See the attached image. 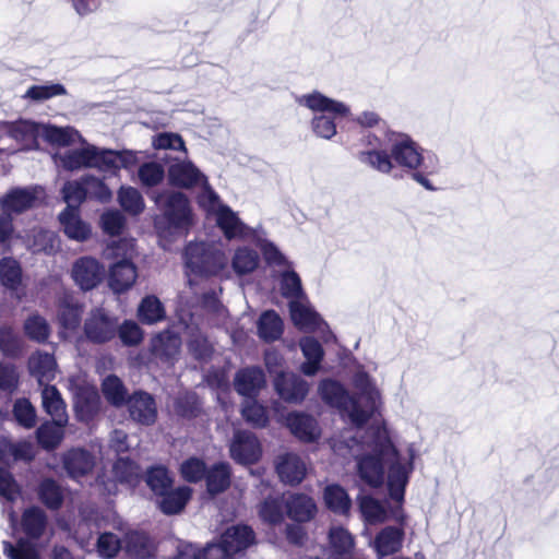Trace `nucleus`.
<instances>
[{"label": "nucleus", "instance_id": "f257e3e1", "mask_svg": "<svg viewBox=\"0 0 559 559\" xmlns=\"http://www.w3.org/2000/svg\"><path fill=\"white\" fill-rule=\"evenodd\" d=\"M333 451L341 456L350 454L357 461L358 474L367 485L378 487L384 479L386 467V487L392 500L402 504L409 476L414 471L416 449L413 444L405 450H397L384 426L368 429L361 441L356 436L350 443L333 441Z\"/></svg>", "mask_w": 559, "mask_h": 559}, {"label": "nucleus", "instance_id": "f03ea898", "mask_svg": "<svg viewBox=\"0 0 559 559\" xmlns=\"http://www.w3.org/2000/svg\"><path fill=\"white\" fill-rule=\"evenodd\" d=\"M384 140L392 152L394 167L413 171L412 178L425 189H436L429 176L438 175L442 167L435 153L424 150L406 133L389 130Z\"/></svg>", "mask_w": 559, "mask_h": 559}, {"label": "nucleus", "instance_id": "7ed1b4c3", "mask_svg": "<svg viewBox=\"0 0 559 559\" xmlns=\"http://www.w3.org/2000/svg\"><path fill=\"white\" fill-rule=\"evenodd\" d=\"M79 143L82 145L80 148L68 150L56 155L60 165L67 170L95 168L102 173L117 175L121 168L131 169L139 162L133 151L100 148L87 143L84 138L83 142Z\"/></svg>", "mask_w": 559, "mask_h": 559}, {"label": "nucleus", "instance_id": "20e7f679", "mask_svg": "<svg viewBox=\"0 0 559 559\" xmlns=\"http://www.w3.org/2000/svg\"><path fill=\"white\" fill-rule=\"evenodd\" d=\"M297 103L314 114L311 120L312 131L317 136L325 140H330L336 134L335 120L350 114L346 104L329 98L319 92L301 95L297 98Z\"/></svg>", "mask_w": 559, "mask_h": 559}, {"label": "nucleus", "instance_id": "39448f33", "mask_svg": "<svg viewBox=\"0 0 559 559\" xmlns=\"http://www.w3.org/2000/svg\"><path fill=\"white\" fill-rule=\"evenodd\" d=\"M188 282L192 286L191 274L202 276H227L228 257L218 243L190 242L185 250Z\"/></svg>", "mask_w": 559, "mask_h": 559}, {"label": "nucleus", "instance_id": "423d86ee", "mask_svg": "<svg viewBox=\"0 0 559 559\" xmlns=\"http://www.w3.org/2000/svg\"><path fill=\"white\" fill-rule=\"evenodd\" d=\"M353 383L357 390V397H354L356 409L352 414V424L356 426L358 435L360 427L374 413L380 402V391L373 379L362 370L355 373Z\"/></svg>", "mask_w": 559, "mask_h": 559}, {"label": "nucleus", "instance_id": "0eeeda50", "mask_svg": "<svg viewBox=\"0 0 559 559\" xmlns=\"http://www.w3.org/2000/svg\"><path fill=\"white\" fill-rule=\"evenodd\" d=\"M155 203L174 229V234L185 235L192 224V212L188 198L181 192H163L155 195Z\"/></svg>", "mask_w": 559, "mask_h": 559}, {"label": "nucleus", "instance_id": "6e6552de", "mask_svg": "<svg viewBox=\"0 0 559 559\" xmlns=\"http://www.w3.org/2000/svg\"><path fill=\"white\" fill-rule=\"evenodd\" d=\"M367 147L357 153V159L366 167L380 174L389 175L393 171L394 160L385 140L381 141L369 133L365 136Z\"/></svg>", "mask_w": 559, "mask_h": 559}, {"label": "nucleus", "instance_id": "1a4fd4ad", "mask_svg": "<svg viewBox=\"0 0 559 559\" xmlns=\"http://www.w3.org/2000/svg\"><path fill=\"white\" fill-rule=\"evenodd\" d=\"M120 247H123V258L109 269L108 283L115 293L128 290L138 277L136 267L130 260L134 249L133 240H123L118 243L116 249H120Z\"/></svg>", "mask_w": 559, "mask_h": 559}, {"label": "nucleus", "instance_id": "9d476101", "mask_svg": "<svg viewBox=\"0 0 559 559\" xmlns=\"http://www.w3.org/2000/svg\"><path fill=\"white\" fill-rule=\"evenodd\" d=\"M179 331L187 336L188 348L197 359H205L212 353V346L203 336L195 317L180 308L177 312Z\"/></svg>", "mask_w": 559, "mask_h": 559}, {"label": "nucleus", "instance_id": "9b49d317", "mask_svg": "<svg viewBox=\"0 0 559 559\" xmlns=\"http://www.w3.org/2000/svg\"><path fill=\"white\" fill-rule=\"evenodd\" d=\"M254 542L253 531L247 525H235L226 530L221 537V546H213L207 554H218L221 559L233 557L247 549Z\"/></svg>", "mask_w": 559, "mask_h": 559}, {"label": "nucleus", "instance_id": "f8f14e48", "mask_svg": "<svg viewBox=\"0 0 559 559\" xmlns=\"http://www.w3.org/2000/svg\"><path fill=\"white\" fill-rule=\"evenodd\" d=\"M44 197L41 187L13 188L0 199V205L9 215L20 214L35 206Z\"/></svg>", "mask_w": 559, "mask_h": 559}, {"label": "nucleus", "instance_id": "ddd939ff", "mask_svg": "<svg viewBox=\"0 0 559 559\" xmlns=\"http://www.w3.org/2000/svg\"><path fill=\"white\" fill-rule=\"evenodd\" d=\"M231 459L242 465L257 463L262 455L261 443L254 433L237 430L229 444Z\"/></svg>", "mask_w": 559, "mask_h": 559}, {"label": "nucleus", "instance_id": "4468645a", "mask_svg": "<svg viewBox=\"0 0 559 559\" xmlns=\"http://www.w3.org/2000/svg\"><path fill=\"white\" fill-rule=\"evenodd\" d=\"M105 276L104 265L93 257L78 259L71 269V277L83 290H91L99 285Z\"/></svg>", "mask_w": 559, "mask_h": 559}, {"label": "nucleus", "instance_id": "2eb2a0df", "mask_svg": "<svg viewBox=\"0 0 559 559\" xmlns=\"http://www.w3.org/2000/svg\"><path fill=\"white\" fill-rule=\"evenodd\" d=\"M44 123L21 119L3 126V132L14 140L22 150H35L41 139Z\"/></svg>", "mask_w": 559, "mask_h": 559}, {"label": "nucleus", "instance_id": "dca6fc26", "mask_svg": "<svg viewBox=\"0 0 559 559\" xmlns=\"http://www.w3.org/2000/svg\"><path fill=\"white\" fill-rule=\"evenodd\" d=\"M214 217L216 225L227 240H252L261 228H252L246 225L228 205L221 207V211Z\"/></svg>", "mask_w": 559, "mask_h": 559}, {"label": "nucleus", "instance_id": "f3484780", "mask_svg": "<svg viewBox=\"0 0 559 559\" xmlns=\"http://www.w3.org/2000/svg\"><path fill=\"white\" fill-rule=\"evenodd\" d=\"M319 392L325 403L340 409L342 415L352 421V414L356 409L355 399L341 383L334 380H324L320 383Z\"/></svg>", "mask_w": 559, "mask_h": 559}, {"label": "nucleus", "instance_id": "a211bd4d", "mask_svg": "<svg viewBox=\"0 0 559 559\" xmlns=\"http://www.w3.org/2000/svg\"><path fill=\"white\" fill-rule=\"evenodd\" d=\"M117 322L109 318L102 309L92 311L84 324L86 337L94 343H104L116 334Z\"/></svg>", "mask_w": 559, "mask_h": 559}, {"label": "nucleus", "instance_id": "6ab92c4d", "mask_svg": "<svg viewBox=\"0 0 559 559\" xmlns=\"http://www.w3.org/2000/svg\"><path fill=\"white\" fill-rule=\"evenodd\" d=\"M274 386L277 394L284 401L290 403L301 402L306 397L309 390L307 381L294 373L288 372H281L277 377H275Z\"/></svg>", "mask_w": 559, "mask_h": 559}, {"label": "nucleus", "instance_id": "aec40b11", "mask_svg": "<svg viewBox=\"0 0 559 559\" xmlns=\"http://www.w3.org/2000/svg\"><path fill=\"white\" fill-rule=\"evenodd\" d=\"M169 182L180 188H192L206 183V177L190 160H182L173 164L168 169Z\"/></svg>", "mask_w": 559, "mask_h": 559}, {"label": "nucleus", "instance_id": "412c9836", "mask_svg": "<svg viewBox=\"0 0 559 559\" xmlns=\"http://www.w3.org/2000/svg\"><path fill=\"white\" fill-rule=\"evenodd\" d=\"M289 310L292 321L301 331L313 332L321 330V326L325 325L320 316L311 308L304 297L290 300Z\"/></svg>", "mask_w": 559, "mask_h": 559}, {"label": "nucleus", "instance_id": "4be33fe9", "mask_svg": "<svg viewBox=\"0 0 559 559\" xmlns=\"http://www.w3.org/2000/svg\"><path fill=\"white\" fill-rule=\"evenodd\" d=\"M359 509L365 521L369 524L383 523L390 518L400 523L404 522V514L401 508L392 510L390 513L382 502L370 496H364L360 498Z\"/></svg>", "mask_w": 559, "mask_h": 559}, {"label": "nucleus", "instance_id": "5701e85b", "mask_svg": "<svg viewBox=\"0 0 559 559\" xmlns=\"http://www.w3.org/2000/svg\"><path fill=\"white\" fill-rule=\"evenodd\" d=\"M130 416L142 425H152L157 417L156 404L152 395L136 392L128 400Z\"/></svg>", "mask_w": 559, "mask_h": 559}, {"label": "nucleus", "instance_id": "b1692460", "mask_svg": "<svg viewBox=\"0 0 559 559\" xmlns=\"http://www.w3.org/2000/svg\"><path fill=\"white\" fill-rule=\"evenodd\" d=\"M404 530L395 526L383 527L374 537L372 547L381 559L394 555L402 549L404 542Z\"/></svg>", "mask_w": 559, "mask_h": 559}, {"label": "nucleus", "instance_id": "393cba45", "mask_svg": "<svg viewBox=\"0 0 559 559\" xmlns=\"http://www.w3.org/2000/svg\"><path fill=\"white\" fill-rule=\"evenodd\" d=\"M276 471L283 483L297 485L305 478L307 467L299 455L286 453L277 459Z\"/></svg>", "mask_w": 559, "mask_h": 559}, {"label": "nucleus", "instance_id": "a878e982", "mask_svg": "<svg viewBox=\"0 0 559 559\" xmlns=\"http://www.w3.org/2000/svg\"><path fill=\"white\" fill-rule=\"evenodd\" d=\"M59 222L63 233L72 240L82 242L91 236V226L81 219L79 209L67 206L59 214Z\"/></svg>", "mask_w": 559, "mask_h": 559}, {"label": "nucleus", "instance_id": "bb28decb", "mask_svg": "<svg viewBox=\"0 0 559 559\" xmlns=\"http://www.w3.org/2000/svg\"><path fill=\"white\" fill-rule=\"evenodd\" d=\"M264 384V373L258 367H248L239 370L234 380L236 391L247 397L254 396Z\"/></svg>", "mask_w": 559, "mask_h": 559}, {"label": "nucleus", "instance_id": "cd10ccee", "mask_svg": "<svg viewBox=\"0 0 559 559\" xmlns=\"http://www.w3.org/2000/svg\"><path fill=\"white\" fill-rule=\"evenodd\" d=\"M299 346L306 361L301 365L300 370L305 376H314L321 366L324 356L321 344L313 337L306 336L299 341Z\"/></svg>", "mask_w": 559, "mask_h": 559}, {"label": "nucleus", "instance_id": "c85d7f7f", "mask_svg": "<svg viewBox=\"0 0 559 559\" xmlns=\"http://www.w3.org/2000/svg\"><path fill=\"white\" fill-rule=\"evenodd\" d=\"M41 140L51 146L67 147L76 142H83V136L72 127H56L44 123Z\"/></svg>", "mask_w": 559, "mask_h": 559}, {"label": "nucleus", "instance_id": "c756f323", "mask_svg": "<svg viewBox=\"0 0 559 559\" xmlns=\"http://www.w3.org/2000/svg\"><path fill=\"white\" fill-rule=\"evenodd\" d=\"M41 403L45 412L59 425H67L66 404L60 392L53 385L45 384L41 390Z\"/></svg>", "mask_w": 559, "mask_h": 559}, {"label": "nucleus", "instance_id": "7c9ffc66", "mask_svg": "<svg viewBox=\"0 0 559 559\" xmlns=\"http://www.w3.org/2000/svg\"><path fill=\"white\" fill-rule=\"evenodd\" d=\"M28 369L40 385L50 382L56 377L57 365L55 357L48 353L37 352L28 360Z\"/></svg>", "mask_w": 559, "mask_h": 559}, {"label": "nucleus", "instance_id": "2f4dec72", "mask_svg": "<svg viewBox=\"0 0 559 559\" xmlns=\"http://www.w3.org/2000/svg\"><path fill=\"white\" fill-rule=\"evenodd\" d=\"M82 308L72 301L70 296H64L60 300L58 320L61 325L60 335L68 337L70 333L75 331L81 321Z\"/></svg>", "mask_w": 559, "mask_h": 559}, {"label": "nucleus", "instance_id": "473e14b6", "mask_svg": "<svg viewBox=\"0 0 559 559\" xmlns=\"http://www.w3.org/2000/svg\"><path fill=\"white\" fill-rule=\"evenodd\" d=\"M63 466L70 477L79 478L92 471L94 466V459L85 450L73 449L64 454Z\"/></svg>", "mask_w": 559, "mask_h": 559}, {"label": "nucleus", "instance_id": "72a5a7b5", "mask_svg": "<svg viewBox=\"0 0 559 559\" xmlns=\"http://www.w3.org/2000/svg\"><path fill=\"white\" fill-rule=\"evenodd\" d=\"M180 345L178 334L167 330L153 337L151 347L156 357L170 360L179 354Z\"/></svg>", "mask_w": 559, "mask_h": 559}, {"label": "nucleus", "instance_id": "f704fd0d", "mask_svg": "<svg viewBox=\"0 0 559 559\" xmlns=\"http://www.w3.org/2000/svg\"><path fill=\"white\" fill-rule=\"evenodd\" d=\"M287 514L297 522H306L313 518L316 513V504L313 500L300 493H293L285 500Z\"/></svg>", "mask_w": 559, "mask_h": 559}, {"label": "nucleus", "instance_id": "c9c22d12", "mask_svg": "<svg viewBox=\"0 0 559 559\" xmlns=\"http://www.w3.org/2000/svg\"><path fill=\"white\" fill-rule=\"evenodd\" d=\"M287 426L293 435L304 441H313L320 435L317 421L311 416L305 414H289Z\"/></svg>", "mask_w": 559, "mask_h": 559}, {"label": "nucleus", "instance_id": "e433bc0d", "mask_svg": "<svg viewBox=\"0 0 559 559\" xmlns=\"http://www.w3.org/2000/svg\"><path fill=\"white\" fill-rule=\"evenodd\" d=\"M259 262L260 257L254 249L247 246H240L233 254L231 267L237 275L241 276L255 271Z\"/></svg>", "mask_w": 559, "mask_h": 559}, {"label": "nucleus", "instance_id": "4c0bfd02", "mask_svg": "<svg viewBox=\"0 0 559 559\" xmlns=\"http://www.w3.org/2000/svg\"><path fill=\"white\" fill-rule=\"evenodd\" d=\"M126 550L135 559H148L153 557L155 547L146 534L131 532L126 536Z\"/></svg>", "mask_w": 559, "mask_h": 559}, {"label": "nucleus", "instance_id": "58836bf2", "mask_svg": "<svg viewBox=\"0 0 559 559\" xmlns=\"http://www.w3.org/2000/svg\"><path fill=\"white\" fill-rule=\"evenodd\" d=\"M284 325L281 317L274 310L263 312L258 321V334L265 342L278 340L283 334Z\"/></svg>", "mask_w": 559, "mask_h": 559}, {"label": "nucleus", "instance_id": "ea45409f", "mask_svg": "<svg viewBox=\"0 0 559 559\" xmlns=\"http://www.w3.org/2000/svg\"><path fill=\"white\" fill-rule=\"evenodd\" d=\"M230 466L228 463L214 464L206 473V489L212 496L225 491L230 485Z\"/></svg>", "mask_w": 559, "mask_h": 559}, {"label": "nucleus", "instance_id": "a19ab883", "mask_svg": "<svg viewBox=\"0 0 559 559\" xmlns=\"http://www.w3.org/2000/svg\"><path fill=\"white\" fill-rule=\"evenodd\" d=\"M192 490L187 486L179 487L175 490H166L159 501V508L165 514L179 513L191 497Z\"/></svg>", "mask_w": 559, "mask_h": 559}, {"label": "nucleus", "instance_id": "79ce46f5", "mask_svg": "<svg viewBox=\"0 0 559 559\" xmlns=\"http://www.w3.org/2000/svg\"><path fill=\"white\" fill-rule=\"evenodd\" d=\"M34 448L32 443L22 441L12 443L8 439L0 437V459L2 461H25L29 462L34 459Z\"/></svg>", "mask_w": 559, "mask_h": 559}, {"label": "nucleus", "instance_id": "37998d69", "mask_svg": "<svg viewBox=\"0 0 559 559\" xmlns=\"http://www.w3.org/2000/svg\"><path fill=\"white\" fill-rule=\"evenodd\" d=\"M139 320L144 324H154L165 318V309L156 296H146L138 308Z\"/></svg>", "mask_w": 559, "mask_h": 559}, {"label": "nucleus", "instance_id": "c03bdc74", "mask_svg": "<svg viewBox=\"0 0 559 559\" xmlns=\"http://www.w3.org/2000/svg\"><path fill=\"white\" fill-rule=\"evenodd\" d=\"M251 241H253L255 246L259 247L267 264L274 266L288 265L285 255L272 241L265 238V233L262 227L258 230L257 235Z\"/></svg>", "mask_w": 559, "mask_h": 559}, {"label": "nucleus", "instance_id": "a18cd8bd", "mask_svg": "<svg viewBox=\"0 0 559 559\" xmlns=\"http://www.w3.org/2000/svg\"><path fill=\"white\" fill-rule=\"evenodd\" d=\"M46 527V515L39 508L26 509L22 515V528L31 538H38Z\"/></svg>", "mask_w": 559, "mask_h": 559}, {"label": "nucleus", "instance_id": "49530a36", "mask_svg": "<svg viewBox=\"0 0 559 559\" xmlns=\"http://www.w3.org/2000/svg\"><path fill=\"white\" fill-rule=\"evenodd\" d=\"M53 420L43 424L36 431L39 444L46 450L57 448L63 439V427Z\"/></svg>", "mask_w": 559, "mask_h": 559}, {"label": "nucleus", "instance_id": "de8ad7c7", "mask_svg": "<svg viewBox=\"0 0 559 559\" xmlns=\"http://www.w3.org/2000/svg\"><path fill=\"white\" fill-rule=\"evenodd\" d=\"M324 500L329 509L336 513H346L350 508L347 492L337 485L328 486L324 490Z\"/></svg>", "mask_w": 559, "mask_h": 559}, {"label": "nucleus", "instance_id": "09e8293b", "mask_svg": "<svg viewBox=\"0 0 559 559\" xmlns=\"http://www.w3.org/2000/svg\"><path fill=\"white\" fill-rule=\"evenodd\" d=\"M329 540L335 556L349 554L355 545L350 533L341 526H335L330 530Z\"/></svg>", "mask_w": 559, "mask_h": 559}, {"label": "nucleus", "instance_id": "8fccbe9b", "mask_svg": "<svg viewBox=\"0 0 559 559\" xmlns=\"http://www.w3.org/2000/svg\"><path fill=\"white\" fill-rule=\"evenodd\" d=\"M41 502L49 509H58L63 501V491L61 487L52 479H44L38 490Z\"/></svg>", "mask_w": 559, "mask_h": 559}, {"label": "nucleus", "instance_id": "3c124183", "mask_svg": "<svg viewBox=\"0 0 559 559\" xmlns=\"http://www.w3.org/2000/svg\"><path fill=\"white\" fill-rule=\"evenodd\" d=\"M118 201L121 207L133 215L144 210V200L140 191L133 187H121L118 192Z\"/></svg>", "mask_w": 559, "mask_h": 559}, {"label": "nucleus", "instance_id": "603ef678", "mask_svg": "<svg viewBox=\"0 0 559 559\" xmlns=\"http://www.w3.org/2000/svg\"><path fill=\"white\" fill-rule=\"evenodd\" d=\"M22 271L16 260L3 258L0 261V282L9 289H16L21 283Z\"/></svg>", "mask_w": 559, "mask_h": 559}, {"label": "nucleus", "instance_id": "864d4df0", "mask_svg": "<svg viewBox=\"0 0 559 559\" xmlns=\"http://www.w3.org/2000/svg\"><path fill=\"white\" fill-rule=\"evenodd\" d=\"M99 396L95 390H87L76 396L75 412L80 420H88L98 409Z\"/></svg>", "mask_w": 559, "mask_h": 559}, {"label": "nucleus", "instance_id": "5fc2aeb1", "mask_svg": "<svg viewBox=\"0 0 559 559\" xmlns=\"http://www.w3.org/2000/svg\"><path fill=\"white\" fill-rule=\"evenodd\" d=\"M2 546L8 559H40L38 550L25 539H20L15 545L4 540Z\"/></svg>", "mask_w": 559, "mask_h": 559}, {"label": "nucleus", "instance_id": "6e6d98bb", "mask_svg": "<svg viewBox=\"0 0 559 559\" xmlns=\"http://www.w3.org/2000/svg\"><path fill=\"white\" fill-rule=\"evenodd\" d=\"M24 331L31 340L39 343L45 342L50 334L48 322L39 314H32L26 319Z\"/></svg>", "mask_w": 559, "mask_h": 559}, {"label": "nucleus", "instance_id": "4d7b16f0", "mask_svg": "<svg viewBox=\"0 0 559 559\" xmlns=\"http://www.w3.org/2000/svg\"><path fill=\"white\" fill-rule=\"evenodd\" d=\"M241 414L245 420L253 427L262 428L269 421L265 408L257 401L251 399H247L243 402Z\"/></svg>", "mask_w": 559, "mask_h": 559}, {"label": "nucleus", "instance_id": "13d9d810", "mask_svg": "<svg viewBox=\"0 0 559 559\" xmlns=\"http://www.w3.org/2000/svg\"><path fill=\"white\" fill-rule=\"evenodd\" d=\"M146 483L156 495H164L170 489L173 480L164 466H155L147 472Z\"/></svg>", "mask_w": 559, "mask_h": 559}, {"label": "nucleus", "instance_id": "bf43d9fd", "mask_svg": "<svg viewBox=\"0 0 559 559\" xmlns=\"http://www.w3.org/2000/svg\"><path fill=\"white\" fill-rule=\"evenodd\" d=\"M200 186L202 190L198 195V203L209 215L215 216L221 211V207L227 206L207 182Z\"/></svg>", "mask_w": 559, "mask_h": 559}, {"label": "nucleus", "instance_id": "052dcab7", "mask_svg": "<svg viewBox=\"0 0 559 559\" xmlns=\"http://www.w3.org/2000/svg\"><path fill=\"white\" fill-rule=\"evenodd\" d=\"M22 348L19 334L8 325L0 328V350L4 356L15 357Z\"/></svg>", "mask_w": 559, "mask_h": 559}, {"label": "nucleus", "instance_id": "680f3d73", "mask_svg": "<svg viewBox=\"0 0 559 559\" xmlns=\"http://www.w3.org/2000/svg\"><path fill=\"white\" fill-rule=\"evenodd\" d=\"M207 471L204 461L199 457H189L180 465V474L189 483H198L206 478Z\"/></svg>", "mask_w": 559, "mask_h": 559}, {"label": "nucleus", "instance_id": "e2e57ef3", "mask_svg": "<svg viewBox=\"0 0 559 559\" xmlns=\"http://www.w3.org/2000/svg\"><path fill=\"white\" fill-rule=\"evenodd\" d=\"M102 386L106 400L112 405L119 406L126 402V389L116 376H108Z\"/></svg>", "mask_w": 559, "mask_h": 559}, {"label": "nucleus", "instance_id": "0e129e2a", "mask_svg": "<svg viewBox=\"0 0 559 559\" xmlns=\"http://www.w3.org/2000/svg\"><path fill=\"white\" fill-rule=\"evenodd\" d=\"M138 175L143 186L154 187L164 180L165 169L159 163L148 162L140 166Z\"/></svg>", "mask_w": 559, "mask_h": 559}, {"label": "nucleus", "instance_id": "69168bd1", "mask_svg": "<svg viewBox=\"0 0 559 559\" xmlns=\"http://www.w3.org/2000/svg\"><path fill=\"white\" fill-rule=\"evenodd\" d=\"M281 292L284 297L290 300L304 297L301 281L296 272L289 270L283 272L281 276Z\"/></svg>", "mask_w": 559, "mask_h": 559}, {"label": "nucleus", "instance_id": "338daca9", "mask_svg": "<svg viewBox=\"0 0 559 559\" xmlns=\"http://www.w3.org/2000/svg\"><path fill=\"white\" fill-rule=\"evenodd\" d=\"M62 198L68 206L79 209V205L87 198L83 177L79 180L67 181L62 188Z\"/></svg>", "mask_w": 559, "mask_h": 559}, {"label": "nucleus", "instance_id": "774afa93", "mask_svg": "<svg viewBox=\"0 0 559 559\" xmlns=\"http://www.w3.org/2000/svg\"><path fill=\"white\" fill-rule=\"evenodd\" d=\"M114 474L120 483L133 485L140 476V468L128 459H118L114 464Z\"/></svg>", "mask_w": 559, "mask_h": 559}]
</instances>
